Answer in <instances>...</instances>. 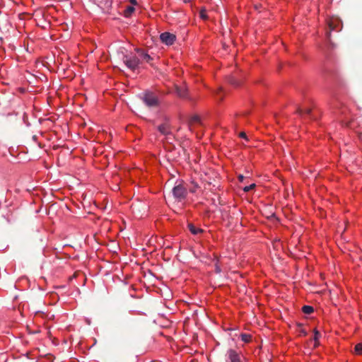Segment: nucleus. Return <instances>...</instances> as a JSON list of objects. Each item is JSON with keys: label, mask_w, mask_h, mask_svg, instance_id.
Masks as SVG:
<instances>
[{"label": "nucleus", "mask_w": 362, "mask_h": 362, "mask_svg": "<svg viewBox=\"0 0 362 362\" xmlns=\"http://www.w3.org/2000/svg\"><path fill=\"white\" fill-rule=\"evenodd\" d=\"M134 5V4H131L130 6L129 4H127L124 6L123 10H120L121 8H118V13L120 15H123L124 17H129L132 15V12L135 11Z\"/></svg>", "instance_id": "obj_7"}, {"label": "nucleus", "mask_w": 362, "mask_h": 362, "mask_svg": "<svg viewBox=\"0 0 362 362\" xmlns=\"http://www.w3.org/2000/svg\"><path fill=\"white\" fill-rule=\"evenodd\" d=\"M354 351L356 354H362V344L361 343H358L355 346Z\"/></svg>", "instance_id": "obj_18"}, {"label": "nucleus", "mask_w": 362, "mask_h": 362, "mask_svg": "<svg viewBox=\"0 0 362 362\" xmlns=\"http://www.w3.org/2000/svg\"><path fill=\"white\" fill-rule=\"evenodd\" d=\"M255 187H256V185H255V182H253V183H252V184H251L250 186H247V187H243V191H245V192H248V191H250V190H251V189H255Z\"/></svg>", "instance_id": "obj_21"}, {"label": "nucleus", "mask_w": 362, "mask_h": 362, "mask_svg": "<svg viewBox=\"0 0 362 362\" xmlns=\"http://www.w3.org/2000/svg\"><path fill=\"white\" fill-rule=\"evenodd\" d=\"M238 177L240 181H243V180L244 178H246V179H250L251 178V177L248 175V173L247 174V175H243L242 174H239L238 175Z\"/></svg>", "instance_id": "obj_23"}, {"label": "nucleus", "mask_w": 362, "mask_h": 362, "mask_svg": "<svg viewBox=\"0 0 362 362\" xmlns=\"http://www.w3.org/2000/svg\"><path fill=\"white\" fill-rule=\"evenodd\" d=\"M144 104L148 107H154L158 105V99L152 93H146L142 98Z\"/></svg>", "instance_id": "obj_3"}, {"label": "nucleus", "mask_w": 362, "mask_h": 362, "mask_svg": "<svg viewBox=\"0 0 362 362\" xmlns=\"http://www.w3.org/2000/svg\"><path fill=\"white\" fill-rule=\"evenodd\" d=\"M320 332H317V329H315V336H314V340H315V347H316V346H317V345H318V344H319V343H318V341H317V340H318V339H319V337H320Z\"/></svg>", "instance_id": "obj_19"}, {"label": "nucleus", "mask_w": 362, "mask_h": 362, "mask_svg": "<svg viewBox=\"0 0 362 362\" xmlns=\"http://www.w3.org/2000/svg\"><path fill=\"white\" fill-rule=\"evenodd\" d=\"M158 129L162 134L168 135L170 134L168 126L167 124H161L158 127Z\"/></svg>", "instance_id": "obj_13"}, {"label": "nucleus", "mask_w": 362, "mask_h": 362, "mask_svg": "<svg viewBox=\"0 0 362 362\" xmlns=\"http://www.w3.org/2000/svg\"><path fill=\"white\" fill-rule=\"evenodd\" d=\"M244 358L241 353L235 349H229L226 354V362H243Z\"/></svg>", "instance_id": "obj_2"}, {"label": "nucleus", "mask_w": 362, "mask_h": 362, "mask_svg": "<svg viewBox=\"0 0 362 362\" xmlns=\"http://www.w3.org/2000/svg\"><path fill=\"white\" fill-rule=\"evenodd\" d=\"M136 52L138 54L136 57H138L139 60L142 59L144 62L151 63V60L153 59V58L151 56H149L148 54H146V52H145L142 49H136Z\"/></svg>", "instance_id": "obj_8"}, {"label": "nucleus", "mask_w": 362, "mask_h": 362, "mask_svg": "<svg viewBox=\"0 0 362 362\" xmlns=\"http://www.w3.org/2000/svg\"><path fill=\"white\" fill-rule=\"evenodd\" d=\"M206 9L204 8H202L199 11V16L203 19H206L208 18L207 15L206 14Z\"/></svg>", "instance_id": "obj_20"}, {"label": "nucleus", "mask_w": 362, "mask_h": 362, "mask_svg": "<svg viewBox=\"0 0 362 362\" xmlns=\"http://www.w3.org/2000/svg\"><path fill=\"white\" fill-rule=\"evenodd\" d=\"M188 228L193 234H199L204 232V230L197 228L193 223H189Z\"/></svg>", "instance_id": "obj_11"}, {"label": "nucleus", "mask_w": 362, "mask_h": 362, "mask_svg": "<svg viewBox=\"0 0 362 362\" xmlns=\"http://www.w3.org/2000/svg\"><path fill=\"white\" fill-rule=\"evenodd\" d=\"M160 39L162 42L167 45H170L175 41V35L169 32H164L161 33Z\"/></svg>", "instance_id": "obj_6"}, {"label": "nucleus", "mask_w": 362, "mask_h": 362, "mask_svg": "<svg viewBox=\"0 0 362 362\" xmlns=\"http://www.w3.org/2000/svg\"><path fill=\"white\" fill-rule=\"evenodd\" d=\"M240 136L241 138H243V139H247V135H246V134H245V132H241V133L240 134Z\"/></svg>", "instance_id": "obj_24"}, {"label": "nucleus", "mask_w": 362, "mask_h": 362, "mask_svg": "<svg viewBox=\"0 0 362 362\" xmlns=\"http://www.w3.org/2000/svg\"><path fill=\"white\" fill-rule=\"evenodd\" d=\"M199 122V116H194L191 118L189 124H195V122Z\"/></svg>", "instance_id": "obj_22"}, {"label": "nucleus", "mask_w": 362, "mask_h": 362, "mask_svg": "<svg viewBox=\"0 0 362 362\" xmlns=\"http://www.w3.org/2000/svg\"><path fill=\"white\" fill-rule=\"evenodd\" d=\"M185 1H186V0H184Z\"/></svg>", "instance_id": "obj_27"}, {"label": "nucleus", "mask_w": 362, "mask_h": 362, "mask_svg": "<svg viewBox=\"0 0 362 362\" xmlns=\"http://www.w3.org/2000/svg\"><path fill=\"white\" fill-rule=\"evenodd\" d=\"M300 333H302L303 335H306L307 334V333H306V332H305L304 329H300Z\"/></svg>", "instance_id": "obj_25"}, {"label": "nucleus", "mask_w": 362, "mask_h": 362, "mask_svg": "<svg viewBox=\"0 0 362 362\" xmlns=\"http://www.w3.org/2000/svg\"><path fill=\"white\" fill-rule=\"evenodd\" d=\"M311 110L310 108H305L304 110L302 108L298 107L297 110V113L300 115H303V114H310Z\"/></svg>", "instance_id": "obj_16"}, {"label": "nucleus", "mask_w": 362, "mask_h": 362, "mask_svg": "<svg viewBox=\"0 0 362 362\" xmlns=\"http://www.w3.org/2000/svg\"><path fill=\"white\" fill-rule=\"evenodd\" d=\"M124 320V315H122V313H117L118 327H122V323H123Z\"/></svg>", "instance_id": "obj_17"}, {"label": "nucleus", "mask_w": 362, "mask_h": 362, "mask_svg": "<svg viewBox=\"0 0 362 362\" xmlns=\"http://www.w3.org/2000/svg\"><path fill=\"white\" fill-rule=\"evenodd\" d=\"M130 2L132 4H136V0H115V4H116L118 8H122V6L124 3Z\"/></svg>", "instance_id": "obj_12"}, {"label": "nucleus", "mask_w": 362, "mask_h": 362, "mask_svg": "<svg viewBox=\"0 0 362 362\" xmlns=\"http://www.w3.org/2000/svg\"><path fill=\"white\" fill-rule=\"evenodd\" d=\"M328 28L329 30L327 32V36L329 37L331 31L341 30V23L337 18H331L328 21Z\"/></svg>", "instance_id": "obj_4"}, {"label": "nucleus", "mask_w": 362, "mask_h": 362, "mask_svg": "<svg viewBox=\"0 0 362 362\" xmlns=\"http://www.w3.org/2000/svg\"><path fill=\"white\" fill-rule=\"evenodd\" d=\"M242 79L238 78L235 76H230L228 77L229 83L235 86H240L242 83Z\"/></svg>", "instance_id": "obj_10"}, {"label": "nucleus", "mask_w": 362, "mask_h": 362, "mask_svg": "<svg viewBox=\"0 0 362 362\" xmlns=\"http://www.w3.org/2000/svg\"><path fill=\"white\" fill-rule=\"evenodd\" d=\"M187 194V189L182 183L173 188V194L176 198L183 199L186 197Z\"/></svg>", "instance_id": "obj_5"}, {"label": "nucleus", "mask_w": 362, "mask_h": 362, "mask_svg": "<svg viewBox=\"0 0 362 362\" xmlns=\"http://www.w3.org/2000/svg\"><path fill=\"white\" fill-rule=\"evenodd\" d=\"M302 310L305 314H311L314 312V308L310 305H304Z\"/></svg>", "instance_id": "obj_14"}, {"label": "nucleus", "mask_w": 362, "mask_h": 362, "mask_svg": "<svg viewBox=\"0 0 362 362\" xmlns=\"http://www.w3.org/2000/svg\"><path fill=\"white\" fill-rule=\"evenodd\" d=\"M175 91L180 98H187V90L185 86L182 87V86H177L175 87Z\"/></svg>", "instance_id": "obj_9"}, {"label": "nucleus", "mask_w": 362, "mask_h": 362, "mask_svg": "<svg viewBox=\"0 0 362 362\" xmlns=\"http://www.w3.org/2000/svg\"><path fill=\"white\" fill-rule=\"evenodd\" d=\"M222 90L221 89H219L218 91L216 93V94H218L220 92H221Z\"/></svg>", "instance_id": "obj_26"}, {"label": "nucleus", "mask_w": 362, "mask_h": 362, "mask_svg": "<svg viewBox=\"0 0 362 362\" xmlns=\"http://www.w3.org/2000/svg\"><path fill=\"white\" fill-rule=\"evenodd\" d=\"M243 341L248 343L251 341L252 335L248 334H242L240 335Z\"/></svg>", "instance_id": "obj_15"}, {"label": "nucleus", "mask_w": 362, "mask_h": 362, "mask_svg": "<svg viewBox=\"0 0 362 362\" xmlns=\"http://www.w3.org/2000/svg\"><path fill=\"white\" fill-rule=\"evenodd\" d=\"M127 52L124 48H120L117 50V58L129 69L134 70L139 64V59L136 56L129 57Z\"/></svg>", "instance_id": "obj_1"}]
</instances>
